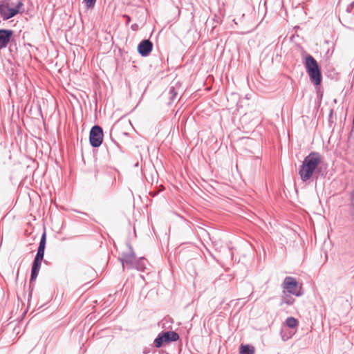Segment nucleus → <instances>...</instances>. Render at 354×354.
I'll return each instance as SVG.
<instances>
[{
	"label": "nucleus",
	"mask_w": 354,
	"mask_h": 354,
	"mask_svg": "<svg viewBox=\"0 0 354 354\" xmlns=\"http://www.w3.org/2000/svg\"><path fill=\"white\" fill-rule=\"evenodd\" d=\"M321 162V156L317 152H311L304 160L299 174L302 181L306 182L317 174L319 171L317 167Z\"/></svg>",
	"instance_id": "obj_1"
},
{
	"label": "nucleus",
	"mask_w": 354,
	"mask_h": 354,
	"mask_svg": "<svg viewBox=\"0 0 354 354\" xmlns=\"http://www.w3.org/2000/svg\"><path fill=\"white\" fill-rule=\"evenodd\" d=\"M46 243V232H44L39 244V247L37 249V254L35 257V259L32 262V268H31V274H30V282L35 281L37 279L41 265V261L44 259V251Z\"/></svg>",
	"instance_id": "obj_2"
},
{
	"label": "nucleus",
	"mask_w": 354,
	"mask_h": 354,
	"mask_svg": "<svg viewBox=\"0 0 354 354\" xmlns=\"http://www.w3.org/2000/svg\"><path fill=\"white\" fill-rule=\"evenodd\" d=\"M305 66L310 81L315 85H319L322 82V73L315 59L310 55L306 57Z\"/></svg>",
	"instance_id": "obj_3"
},
{
	"label": "nucleus",
	"mask_w": 354,
	"mask_h": 354,
	"mask_svg": "<svg viewBox=\"0 0 354 354\" xmlns=\"http://www.w3.org/2000/svg\"><path fill=\"white\" fill-rule=\"evenodd\" d=\"M282 290L289 292L292 295L300 297L303 295L301 286L299 284L297 279L292 277H286L281 283Z\"/></svg>",
	"instance_id": "obj_4"
},
{
	"label": "nucleus",
	"mask_w": 354,
	"mask_h": 354,
	"mask_svg": "<svg viewBox=\"0 0 354 354\" xmlns=\"http://www.w3.org/2000/svg\"><path fill=\"white\" fill-rule=\"evenodd\" d=\"M23 6L21 0H19L15 8H10L8 3L0 2V16L4 20H8L15 17L19 12L20 8Z\"/></svg>",
	"instance_id": "obj_5"
},
{
	"label": "nucleus",
	"mask_w": 354,
	"mask_h": 354,
	"mask_svg": "<svg viewBox=\"0 0 354 354\" xmlns=\"http://www.w3.org/2000/svg\"><path fill=\"white\" fill-rule=\"evenodd\" d=\"M90 145L94 147H100L103 141V130L99 125L93 126L89 134Z\"/></svg>",
	"instance_id": "obj_6"
},
{
	"label": "nucleus",
	"mask_w": 354,
	"mask_h": 354,
	"mask_svg": "<svg viewBox=\"0 0 354 354\" xmlns=\"http://www.w3.org/2000/svg\"><path fill=\"white\" fill-rule=\"evenodd\" d=\"M129 252H123L121 257L119 258L122 263L123 270L127 267L128 269H132L133 267L134 262L136 259V254L133 250L132 247L129 245Z\"/></svg>",
	"instance_id": "obj_7"
},
{
	"label": "nucleus",
	"mask_w": 354,
	"mask_h": 354,
	"mask_svg": "<svg viewBox=\"0 0 354 354\" xmlns=\"http://www.w3.org/2000/svg\"><path fill=\"white\" fill-rule=\"evenodd\" d=\"M153 44L149 39L142 40L138 46V51L143 57L148 56L151 52Z\"/></svg>",
	"instance_id": "obj_8"
},
{
	"label": "nucleus",
	"mask_w": 354,
	"mask_h": 354,
	"mask_svg": "<svg viewBox=\"0 0 354 354\" xmlns=\"http://www.w3.org/2000/svg\"><path fill=\"white\" fill-rule=\"evenodd\" d=\"M13 31L8 29H0V50L6 48L9 44Z\"/></svg>",
	"instance_id": "obj_9"
},
{
	"label": "nucleus",
	"mask_w": 354,
	"mask_h": 354,
	"mask_svg": "<svg viewBox=\"0 0 354 354\" xmlns=\"http://www.w3.org/2000/svg\"><path fill=\"white\" fill-rule=\"evenodd\" d=\"M295 299L292 297L291 294L282 290L281 295L280 296L279 306H283V305L291 306L294 304Z\"/></svg>",
	"instance_id": "obj_10"
},
{
	"label": "nucleus",
	"mask_w": 354,
	"mask_h": 354,
	"mask_svg": "<svg viewBox=\"0 0 354 354\" xmlns=\"http://www.w3.org/2000/svg\"><path fill=\"white\" fill-rule=\"evenodd\" d=\"M165 343L176 342L179 339L178 334L175 331H167L161 333Z\"/></svg>",
	"instance_id": "obj_11"
},
{
	"label": "nucleus",
	"mask_w": 354,
	"mask_h": 354,
	"mask_svg": "<svg viewBox=\"0 0 354 354\" xmlns=\"http://www.w3.org/2000/svg\"><path fill=\"white\" fill-rule=\"evenodd\" d=\"M146 259L144 258H140L139 259H136L133 267L132 269H136L138 271H145L146 268Z\"/></svg>",
	"instance_id": "obj_12"
},
{
	"label": "nucleus",
	"mask_w": 354,
	"mask_h": 354,
	"mask_svg": "<svg viewBox=\"0 0 354 354\" xmlns=\"http://www.w3.org/2000/svg\"><path fill=\"white\" fill-rule=\"evenodd\" d=\"M286 325L290 328H295L299 324V322L293 317H289L286 319Z\"/></svg>",
	"instance_id": "obj_13"
},
{
	"label": "nucleus",
	"mask_w": 354,
	"mask_h": 354,
	"mask_svg": "<svg viewBox=\"0 0 354 354\" xmlns=\"http://www.w3.org/2000/svg\"><path fill=\"white\" fill-rule=\"evenodd\" d=\"M240 354H254V348L249 345H241Z\"/></svg>",
	"instance_id": "obj_14"
},
{
	"label": "nucleus",
	"mask_w": 354,
	"mask_h": 354,
	"mask_svg": "<svg viewBox=\"0 0 354 354\" xmlns=\"http://www.w3.org/2000/svg\"><path fill=\"white\" fill-rule=\"evenodd\" d=\"M165 343L164 341L163 336L160 333L158 337L154 339V345L156 348H160L162 346V344Z\"/></svg>",
	"instance_id": "obj_15"
},
{
	"label": "nucleus",
	"mask_w": 354,
	"mask_h": 354,
	"mask_svg": "<svg viewBox=\"0 0 354 354\" xmlns=\"http://www.w3.org/2000/svg\"><path fill=\"white\" fill-rule=\"evenodd\" d=\"M169 100L171 102H173L174 100H175L177 98L178 91L174 86L170 87L169 91Z\"/></svg>",
	"instance_id": "obj_16"
},
{
	"label": "nucleus",
	"mask_w": 354,
	"mask_h": 354,
	"mask_svg": "<svg viewBox=\"0 0 354 354\" xmlns=\"http://www.w3.org/2000/svg\"><path fill=\"white\" fill-rule=\"evenodd\" d=\"M348 219L349 221L354 224V207H351V210L348 216Z\"/></svg>",
	"instance_id": "obj_17"
},
{
	"label": "nucleus",
	"mask_w": 354,
	"mask_h": 354,
	"mask_svg": "<svg viewBox=\"0 0 354 354\" xmlns=\"http://www.w3.org/2000/svg\"><path fill=\"white\" fill-rule=\"evenodd\" d=\"M97 0H84L86 2L88 8H92L94 6Z\"/></svg>",
	"instance_id": "obj_18"
},
{
	"label": "nucleus",
	"mask_w": 354,
	"mask_h": 354,
	"mask_svg": "<svg viewBox=\"0 0 354 354\" xmlns=\"http://www.w3.org/2000/svg\"><path fill=\"white\" fill-rule=\"evenodd\" d=\"M353 9H354V1H353V2H352L351 3H350V4L347 6V8H346V11H347L348 12H353Z\"/></svg>",
	"instance_id": "obj_19"
},
{
	"label": "nucleus",
	"mask_w": 354,
	"mask_h": 354,
	"mask_svg": "<svg viewBox=\"0 0 354 354\" xmlns=\"http://www.w3.org/2000/svg\"><path fill=\"white\" fill-rule=\"evenodd\" d=\"M351 207H354V189L351 194Z\"/></svg>",
	"instance_id": "obj_20"
},
{
	"label": "nucleus",
	"mask_w": 354,
	"mask_h": 354,
	"mask_svg": "<svg viewBox=\"0 0 354 354\" xmlns=\"http://www.w3.org/2000/svg\"><path fill=\"white\" fill-rule=\"evenodd\" d=\"M131 29L134 31L138 29V25L137 24H134L131 25Z\"/></svg>",
	"instance_id": "obj_21"
},
{
	"label": "nucleus",
	"mask_w": 354,
	"mask_h": 354,
	"mask_svg": "<svg viewBox=\"0 0 354 354\" xmlns=\"http://www.w3.org/2000/svg\"><path fill=\"white\" fill-rule=\"evenodd\" d=\"M143 353H144L145 354H148L149 352V351H147L146 350H145V351H143Z\"/></svg>",
	"instance_id": "obj_22"
},
{
	"label": "nucleus",
	"mask_w": 354,
	"mask_h": 354,
	"mask_svg": "<svg viewBox=\"0 0 354 354\" xmlns=\"http://www.w3.org/2000/svg\"><path fill=\"white\" fill-rule=\"evenodd\" d=\"M130 21V18L128 17L127 21Z\"/></svg>",
	"instance_id": "obj_23"
}]
</instances>
